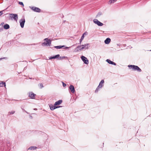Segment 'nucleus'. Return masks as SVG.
<instances>
[{"mask_svg": "<svg viewBox=\"0 0 151 151\" xmlns=\"http://www.w3.org/2000/svg\"><path fill=\"white\" fill-rule=\"evenodd\" d=\"M99 21L96 19H94L93 20V22L96 24H97Z\"/></svg>", "mask_w": 151, "mask_h": 151, "instance_id": "nucleus-24", "label": "nucleus"}, {"mask_svg": "<svg viewBox=\"0 0 151 151\" xmlns=\"http://www.w3.org/2000/svg\"><path fill=\"white\" fill-rule=\"evenodd\" d=\"M9 17L11 19H13L14 20L17 21V19L18 18L17 14H11Z\"/></svg>", "mask_w": 151, "mask_h": 151, "instance_id": "nucleus-3", "label": "nucleus"}, {"mask_svg": "<svg viewBox=\"0 0 151 151\" xmlns=\"http://www.w3.org/2000/svg\"><path fill=\"white\" fill-rule=\"evenodd\" d=\"M62 82V83H63V86L64 87H65V86H66V84L64 82Z\"/></svg>", "mask_w": 151, "mask_h": 151, "instance_id": "nucleus-33", "label": "nucleus"}, {"mask_svg": "<svg viewBox=\"0 0 151 151\" xmlns=\"http://www.w3.org/2000/svg\"><path fill=\"white\" fill-rule=\"evenodd\" d=\"M61 107L62 106H55V105L54 106H53L52 104L50 105V109L51 110H53L54 109H55Z\"/></svg>", "mask_w": 151, "mask_h": 151, "instance_id": "nucleus-9", "label": "nucleus"}, {"mask_svg": "<svg viewBox=\"0 0 151 151\" xmlns=\"http://www.w3.org/2000/svg\"><path fill=\"white\" fill-rule=\"evenodd\" d=\"M3 30V29L2 28H0V32H1Z\"/></svg>", "mask_w": 151, "mask_h": 151, "instance_id": "nucleus-36", "label": "nucleus"}, {"mask_svg": "<svg viewBox=\"0 0 151 151\" xmlns=\"http://www.w3.org/2000/svg\"><path fill=\"white\" fill-rule=\"evenodd\" d=\"M38 44V43H37V44H32L31 45H37V44Z\"/></svg>", "mask_w": 151, "mask_h": 151, "instance_id": "nucleus-37", "label": "nucleus"}, {"mask_svg": "<svg viewBox=\"0 0 151 151\" xmlns=\"http://www.w3.org/2000/svg\"><path fill=\"white\" fill-rule=\"evenodd\" d=\"M15 112L14 111H11L10 112H9V113L10 114H13Z\"/></svg>", "mask_w": 151, "mask_h": 151, "instance_id": "nucleus-29", "label": "nucleus"}, {"mask_svg": "<svg viewBox=\"0 0 151 151\" xmlns=\"http://www.w3.org/2000/svg\"><path fill=\"white\" fill-rule=\"evenodd\" d=\"M38 86L41 89L44 87L42 83H40L38 84Z\"/></svg>", "mask_w": 151, "mask_h": 151, "instance_id": "nucleus-22", "label": "nucleus"}, {"mask_svg": "<svg viewBox=\"0 0 151 151\" xmlns=\"http://www.w3.org/2000/svg\"><path fill=\"white\" fill-rule=\"evenodd\" d=\"M25 21V19L24 18L20 20L19 22L20 23V25L21 28H23Z\"/></svg>", "mask_w": 151, "mask_h": 151, "instance_id": "nucleus-6", "label": "nucleus"}, {"mask_svg": "<svg viewBox=\"0 0 151 151\" xmlns=\"http://www.w3.org/2000/svg\"><path fill=\"white\" fill-rule=\"evenodd\" d=\"M81 48L79 49L80 50H81L84 49H88V47L90 46V44L88 43H87L83 45H81Z\"/></svg>", "mask_w": 151, "mask_h": 151, "instance_id": "nucleus-4", "label": "nucleus"}, {"mask_svg": "<svg viewBox=\"0 0 151 151\" xmlns=\"http://www.w3.org/2000/svg\"><path fill=\"white\" fill-rule=\"evenodd\" d=\"M44 40L46 41V42H42V46H51V41L50 39H48V38H46Z\"/></svg>", "mask_w": 151, "mask_h": 151, "instance_id": "nucleus-1", "label": "nucleus"}, {"mask_svg": "<svg viewBox=\"0 0 151 151\" xmlns=\"http://www.w3.org/2000/svg\"><path fill=\"white\" fill-rule=\"evenodd\" d=\"M83 40V38H81V39L80 40H79V44H81V43L82 42V41Z\"/></svg>", "mask_w": 151, "mask_h": 151, "instance_id": "nucleus-30", "label": "nucleus"}, {"mask_svg": "<svg viewBox=\"0 0 151 151\" xmlns=\"http://www.w3.org/2000/svg\"><path fill=\"white\" fill-rule=\"evenodd\" d=\"M21 108H22V110H23V111L27 113H28V112L26 111L24 109L22 108V107H21Z\"/></svg>", "mask_w": 151, "mask_h": 151, "instance_id": "nucleus-35", "label": "nucleus"}, {"mask_svg": "<svg viewBox=\"0 0 151 151\" xmlns=\"http://www.w3.org/2000/svg\"><path fill=\"white\" fill-rule=\"evenodd\" d=\"M129 68L131 67V68L133 69L134 70H137L139 72H141L142 71L139 68L137 65H129L128 66Z\"/></svg>", "mask_w": 151, "mask_h": 151, "instance_id": "nucleus-2", "label": "nucleus"}, {"mask_svg": "<svg viewBox=\"0 0 151 151\" xmlns=\"http://www.w3.org/2000/svg\"><path fill=\"white\" fill-rule=\"evenodd\" d=\"M69 88L72 93H75V90L74 86L73 85H70L69 86Z\"/></svg>", "mask_w": 151, "mask_h": 151, "instance_id": "nucleus-10", "label": "nucleus"}, {"mask_svg": "<svg viewBox=\"0 0 151 151\" xmlns=\"http://www.w3.org/2000/svg\"><path fill=\"white\" fill-rule=\"evenodd\" d=\"M111 41V39L109 38H107L104 41V42L106 44H109Z\"/></svg>", "mask_w": 151, "mask_h": 151, "instance_id": "nucleus-14", "label": "nucleus"}, {"mask_svg": "<svg viewBox=\"0 0 151 151\" xmlns=\"http://www.w3.org/2000/svg\"><path fill=\"white\" fill-rule=\"evenodd\" d=\"M104 83V81L103 80H102L99 83V85L98 87L102 88L103 86V84Z\"/></svg>", "mask_w": 151, "mask_h": 151, "instance_id": "nucleus-15", "label": "nucleus"}, {"mask_svg": "<svg viewBox=\"0 0 151 151\" xmlns=\"http://www.w3.org/2000/svg\"><path fill=\"white\" fill-rule=\"evenodd\" d=\"M106 61L109 64L113 65H116V63H115L114 62H113L112 61H111L109 59H107L106 60Z\"/></svg>", "mask_w": 151, "mask_h": 151, "instance_id": "nucleus-11", "label": "nucleus"}, {"mask_svg": "<svg viewBox=\"0 0 151 151\" xmlns=\"http://www.w3.org/2000/svg\"><path fill=\"white\" fill-rule=\"evenodd\" d=\"M62 18L64 16L63 15H62Z\"/></svg>", "mask_w": 151, "mask_h": 151, "instance_id": "nucleus-42", "label": "nucleus"}, {"mask_svg": "<svg viewBox=\"0 0 151 151\" xmlns=\"http://www.w3.org/2000/svg\"><path fill=\"white\" fill-rule=\"evenodd\" d=\"M30 7L31 8V9L35 12H41V10L35 6H33L32 7Z\"/></svg>", "mask_w": 151, "mask_h": 151, "instance_id": "nucleus-7", "label": "nucleus"}, {"mask_svg": "<svg viewBox=\"0 0 151 151\" xmlns=\"http://www.w3.org/2000/svg\"><path fill=\"white\" fill-rule=\"evenodd\" d=\"M60 55L59 54H58L54 56L50 57L49 58V59L58 58L60 57Z\"/></svg>", "mask_w": 151, "mask_h": 151, "instance_id": "nucleus-13", "label": "nucleus"}, {"mask_svg": "<svg viewBox=\"0 0 151 151\" xmlns=\"http://www.w3.org/2000/svg\"><path fill=\"white\" fill-rule=\"evenodd\" d=\"M150 51H151V50H150Z\"/></svg>", "mask_w": 151, "mask_h": 151, "instance_id": "nucleus-44", "label": "nucleus"}, {"mask_svg": "<svg viewBox=\"0 0 151 151\" xmlns=\"http://www.w3.org/2000/svg\"><path fill=\"white\" fill-rule=\"evenodd\" d=\"M7 59V57H4L2 58H0V60H2L3 59Z\"/></svg>", "mask_w": 151, "mask_h": 151, "instance_id": "nucleus-31", "label": "nucleus"}, {"mask_svg": "<svg viewBox=\"0 0 151 151\" xmlns=\"http://www.w3.org/2000/svg\"><path fill=\"white\" fill-rule=\"evenodd\" d=\"M65 21H66L65 20V21H63V22L64 23H65Z\"/></svg>", "mask_w": 151, "mask_h": 151, "instance_id": "nucleus-43", "label": "nucleus"}, {"mask_svg": "<svg viewBox=\"0 0 151 151\" xmlns=\"http://www.w3.org/2000/svg\"><path fill=\"white\" fill-rule=\"evenodd\" d=\"M4 11L3 10V11H0V16H1V15H2V14H3V12Z\"/></svg>", "mask_w": 151, "mask_h": 151, "instance_id": "nucleus-32", "label": "nucleus"}, {"mask_svg": "<svg viewBox=\"0 0 151 151\" xmlns=\"http://www.w3.org/2000/svg\"><path fill=\"white\" fill-rule=\"evenodd\" d=\"M82 47L81 45H80L78 46L75 49V50H76V52H78L79 50V49L80 48H81V47Z\"/></svg>", "mask_w": 151, "mask_h": 151, "instance_id": "nucleus-20", "label": "nucleus"}, {"mask_svg": "<svg viewBox=\"0 0 151 151\" xmlns=\"http://www.w3.org/2000/svg\"><path fill=\"white\" fill-rule=\"evenodd\" d=\"M4 24V23H2L1 24V25H3Z\"/></svg>", "mask_w": 151, "mask_h": 151, "instance_id": "nucleus-40", "label": "nucleus"}, {"mask_svg": "<svg viewBox=\"0 0 151 151\" xmlns=\"http://www.w3.org/2000/svg\"><path fill=\"white\" fill-rule=\"evenodd\" d=\"M88 32H85L84 33H83V35L81 37V38H83V39L84 38V37H85V35H88Z\"/></svg>", "mask_w": 151, "mask_h": 151, "instance_id": "nucleus-21", "label": "nucleus"}, {"mask_svg": "<svg viewBox=\"0 0 151 151\" xmlns=\"http://www.w3.org/2000/svg\"><path fill=\"white\" fill-rule=\"evenodd\" d=\"M81 58L82 60L85 64H87L88 63V60L86 58L83 56H82L81 57Z\"/></svg>", "mask_w": 151, "mask_h": 151, "instance_id": "nucleus-5", "label": "nucleus"}, {"mask_svg": "<svg viewBox=\"0 0 151 151\" xmlns=\"http://www.w3.org/2000/svg\"><path fill=\"white\" fill-rule=\"evenodd\" d=\"M117 0H110L109 2V4H111L112 3H113L116 1Z\"/></svg>", "mask_w": 151, "mask_h": 151, "instance_id": "nucleus-23", "label": "nucleus"}, {"mask_svg": "<svg viewBox=\"0 0 151 151\" xmlns=\"http://www.w3.org/2000/svg\"><path fill=\"white\" fill-rule=\"evenodd\" d=\"M101 13H98L97 15V17H99L101 15Z\"/></svg>", "mask_w": 151, "mask_h": 151, "instance_id": "nucleus-34", "label": "nucleus"}, {"mask_svg": "<svg viewBox=\"0 0 151 151\" xmlns=\"http://www.w3.org/2000/svg\"><path fill=\"white\" fill-rule=\"evenodd\" d=\"M100 88V87H98V86L97 87V88H96V90H95V92L96 93H97L98 92V91H99V88Z\"/></svg>", "mask_w": 151, "mask_h": 151, "instance_id": "nucleus-27", "label": "nucleus"}, {"mask_svg": "<svg viewBox=\"0 0 151 151\" xmlns=\"http://www.w3.org/2000/svg\"><path fill=\"white\" fill-rule=\"evenodd\" d=\"M37 109L36 108H35L34 109V110H37Z\"/></svg>", "mask_w": 151, "mask_h": 151, "instance_id": "nucleus-39", "label": "nucleus"}, {"mask_svg": "<svg viewBox=\"0 0 151 151\" xmlns=\"http://www.w3.org/2000/svg\"><path fill=\"white\" fill-rule=\"evenodd\" d=\"M62 101H63L62 100H60L56 102L55 103L54 105H55V106H56L57 105H60L62 102Z\"/></svg>", "mask_w": 151, "mask_h": 151, "instance_id": "nucleus-12", "label": "nucleus"}, {"mask_svg": "<svg viewBox=\"0 0 151 151\" xmlns=\"http://www.w3.org/2000/svg\"><path fill=\"white\" fill-rule=\"evenodd\" d=\"M18 3H19V4L22 5L23 6H24V4H23L22 2H20V1H19V2H18Z\"/></svg>", "mask_w": 151, "mask_h": 151, "instance_id": "nucleus-28", "label": "nucleus"}, {"mask_svg": "<svg viewBox=\"0 0 151 151\" xmlns=\"http://www.w3.org/2000/svg\"><path fill=\"white\" fill-rule=\"evenodd\" d=\"M37 148V147H36V146H31L27 149V150H36Z\"/></svg>", "mask_w": 151, "mask_h": 151, "instance_id": "nucleus-16", "label": "nucleus"}, {"mask_svg": "<svg viewBox=\"0 0 151 151\" xmlns=\"http://www.w3.org/2000/svg\"><path fill=\"white\" fill-rule=\"evenodd\" d=\"M75 45H76V44L73 45H72V46H74Z\"/></svg>", "mask_w": 151, "mask_h": 151, "instance_id": "nucleus-41", "label": "nucleus"}, {"mask_svg": "<svg viewBox=\"0 0 151 151\" xmlns=\"http://www.w3.org/2000/svg\"><path fill=\"white\" fill-rule=\"evenodd\" d=\"M59 58L60 59H64L66 58H67V57H66V56H60V57H59Z\"/></svg>", "mask_w": 151, "mask_h": 151, "instance_id": "nucleus-26", "label": "nucleus"}, {"mask_svg": "<svg viewBox=\"0 0 151 151\" xmlns=\"http://www.w3.org/2000/svg\"><path fill=\"white\" fill-rule=\"evenodd\" d=\"M65 45H62V46H54V47L57 49H60L62 48L63 47H65Z\"/></svg>", "mask_w": 151, "mask_h": 151, "instance_id": "nucleus-19", "label": "nucleus"}, {"mask_svg": "<svg viewBox=\"0 0 151 151\" xmlns=\"http://www.w3.org/2000/svg\"><path fill=\"white\" fill-rule=\"evenodd\" d=\"M97 25L99 26H102L103 25V24L99 21Z\"/></svg>", "mask_w": 151, "mask_h": 151, "instance_id": "nucleus-25", "label": "nucleus"}, {"mask_svg": "<svg viewBox=\"0 0 151 151\" xmlns=\"http://www.w3.org/2000/svg\"><path fill=\"white\" fill-rule=\"evenodd\" d=\"M4 29H7L9 28L10 27L9 24H6L4 25Z\"/></svg>", "mask_w": 151, "mask_h": 151, "instance_id": "nucleus-18", "label": "nucleus"}, {"mask_svg": "<svg viewBox=\"0 0 151 151\" xmlns=\"http://www.w3.org/2000/svg\"><path fill=\"white\" fill-rule=\"evenodd\" d=\"M71 47H65V48L66 49H67V48H70Z\"/></svg>", "mask_w": 151, "mask_h": 151, "instance_id": "nucleus-38", "label": "nucleus"}, {"mask_svg": "<svg viewBox=\"0 0 151 151\" xmlns=\"http://www.w3.org/2000/svg\"><path fill=\"white\" fill-rule=\"evenodd\" d=\"M35 96L36 94L33 93L32 92H30L29 93V96L31 99H35Z\"/></svg>", "mask_w": 151, "mask_h": 151, "instance_id": "nucleus-8", "label": "nucleus"}, {"mask_svg": "<svg viewBox=\"0 0 151 151\" xmlns=\"http://www.w3.org/2000/svg\"><path fill=\"white\" fill-rule=\"evenodd\" d=\"M6 86V84L5 82L1 81H0V86L3 87Z\"/></svg>", "mask_w": 151, "mask_h": 151, "instance_id": "nucleus-17", "label": "nucleus"}]
</instances>
